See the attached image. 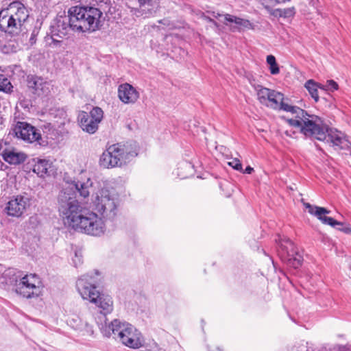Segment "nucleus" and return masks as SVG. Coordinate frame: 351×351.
<instances>
[{"label": "nucleus", "mask_w": 351, "mask_h": 351, "mask_svg": "<svg viewBox=\"0 0 351 351\" xmlns=\"http://www.w3.org/2000/svg\"><path fill=\"white\" fill-rule=\"evenodd\" d=\"M58 202L60 216L66 224L77 232L94 237H100L106 231L102 219L113 221L119 211L118 195L107 189L99 190L93 199V206L96 213L84 207L71 189L60 191Z\"/></svg>", "instance_id": "f257e3e1"}, {"label": "nucleus", "mask_w": 351, "mask_h": 351, "mask_svg": "<svg viewBox=\"0 0 351 351\" xmlns=\"http://www.w3.org/2000/svg\"><path fill=\"white\" fill-rule=\"evenodd\" d=\"M96 280L88 274L81 276L76 282V287L79 293L84 300H88L96 304L101 309L97 317H95L97 324H108L106 315L113 311V301L112 298L96 290Z\"/></svg>", "instance_id": "f03ea898"}, {"label": "nucleus", "mask_w": 351, "mask_h": 351, "mask_svg": "<svg viewBox=\"0 0 351 351\" xmlns=\"http://www.w3.org/2000/svg\"><path fill=\"white\" fill-rule=\"evenodd\" d=\"M98 326L104 336L113 338L121 341L123 345L133 349L144 346V339L141 332L132 324L114 319L108 324L98 322Z\"/></svg>", "instance_id": "7ed1b4c3"}, {"label": "nucleus", "mask_w": 351, "mask_h": 351, "mask_svg": "<svg viewBox=\"0 0 351 351\" xmlns=\"http://www.w3.org/2000/svg\"><path fill=\"white\" fill-rule=\"evenodd\" d=\"M302 134L306 138L315 139L329 143L336 149H343L346 145L343 134L337 130L330 128L317 115L313 116Z\"/></svg>", "instance_id": "20e7f679"}, {"label": "nucleus", "mask_w": 351, "mask_h": 351, "mask_svg": "<svg viewBox=\"0 0 351 351\" xmlns=\"http://www.w3.org/2000/svg\"><path fill=\"white\" fill-rule=\"evenodd\" d=\"M68 14L71 16L73 32H93L101 26L102 12L92 6H73Z\"/></svg>", "instance_id": "39448f33"}, {"label": "nucleus", "mask_w": 351, "mask_h": 351, "mask_svg": "<svg viewBox=\"0 0 351 351\" xmlns=\"http://www.w3.org/2000/svg\"><path fill=\"white\" fill-rule=\"evenodd\" d=\"M137 156L136 150L132 148V144L117 143L109 146L102 154L99 164L104 168H113L125 165L130 160Z\"/></svg>", "instance_id": "423d86ee"}, {"label": "nucleus", "mask_w": 351, "mask_h": 351, "mask_svg": "<svg viewBox=\"0 0 351 351\" xmlns=\"http://www.w3.org/2000/svg\"><path fill=\"white\" fill-rule=\"evenodd\" d=\"M2 277L10 278L8 281H5L6 284L12 285L15 282L16 292L25 298L38 297L42 292L41 282L36 274L25 275L18 282L15 270L9 268L3 272Z\"/></svg>", "instance_id": "0eeeda50"}, {"label": "nucleus", "mask_w": 351, "mask_h": 351, "mask_svg": "<svg viewBox=\"0 0 351 351\" xmlns=\"http://www.w3.org/2000/svg\"><path fill=\"white\" fill-rule=\"evenodd\" d=\"M104 118V111L99 107H93L87 112L81 111L77 116V121L82 130L88 134H95L99 128V124Z\"/></svg>", "instance_id": "6e6552de"}, {"label": "nucleus", "mask_w": 351, "mask_h": 351, "mask_svg": "<svg viewBox=\"0 0 351 351\" xmlns=\"http://www.w3.org/2000/svg\"><path fill=\"white\" fill-rule=\"evenodd\" d=\"M71 31H73L71 14L57 16L50 26V34L53 43H60L61 41L57 38H62L69 35Z\"/></svg>", "instance_id": "1a4fd4ad"}, {"label": "nucleus", "mask_w": 351, "mask_h": 351, "mask_svg": "<svg viewBox=\"0 0 351 351\" xmlns=\"http://www.w3.org/2000/svg\"><path fill=\"white\" fill-rule=\"evenodd\" d=\"M13 132L16 137L25 142H37L40 145H44L45 142L38 130L27 122L17 121L13 128Z\"/></svg>", "instance_id": "9d476101"}, {"label": "nucleus", "mask_w": 351, "mask_h": 351, "mask_svg": "<svg viewBox=\"0 0 351 351\" xmlns=\"http://www.w3.org/2000/svg\"><path fill=\"white\" fill-rule=\"evenodd\" d=\"M291 117L284 118L285 121L291 127L296 128L302 134L307 128L311 117L315 114H309L307 111L294 106L289 112Z\"/></svg>", "instance_id": "9b49d317"}, {"label": "nucleus", "mask_w": 351, "mask_h": 351, "mask_svg": "<svg viewBox=\"0 0 351 351\" xmlns=\"http://www.w3.org/2000/svg\"><path fill=\"white\" fill-rule=\"evenodd\" d=\"M26 82L28 88L38 96L47 95L50 92V83L41 77L28 75Z\"/></svg>", "instance_id": "f8f14e48"}, {"label": "nucleus", "mask_w": 351, "mask_h": 351, "mask_svg": "<svg viewBox=\"0 0 351 351\" xmlns=\"http://www.w3.org/2000/svg\"><path fill=\"white\" fill-rule=\"evenodd\" d=\"M21 25L4 9L0 11V29L12 36L18 35L21 30Z\"/></svg>", "instance_id": "ddd939ff"}, {"label": "nucleus", "mask_w": 351, "mask_h": 351, "mask_svg": "<svg viewBox=\"0 0 351 351\" xmlns=\"http://www.w3.org/2000/svg\"><path fill=\"white\" fill-rule=\"evenodd\" d=\"M29 199L22 195H17L11 199L5 208L6 213L12 217H21L26 209Z\"/></svg>", "instance_id": "4468645a"}, {"label": "nucleus", "mask_w": 351, "mask_h": 351, "mask_svg": "<svg viewBox=\"0 0 351 351\" xmlns=\"http://www.w3.org/2000/svg\"><path fill=\"white\" fill-rule=\"evenodd\" d=\"M287 100L288 99H285L283 94L271 90L269 93V97H267V104H264L275 110L289 112L294 106L287 103Z\"/></svg>", "instance_id": "2eb2a0df"}, {"label": "nucleus", "mask_w": 351, "mask_h": 351, "mask_svg": "<svg viewBox=\"0 0 351 351\" xmlns=\"http://www.w3.org/2000/svg\"><path fill=\"white\" fill-rule=\"evenodd\" d=\"M287 100L288 99H285L283 94L271 90L269 93V97H267V104H264L275 110L289 112L294 106L287 103Z\"/></svg>", "instance_id": "dca6fc26"}, {"label": "nucleus", "mask_w": 351, "mask_h": 351, "mask_svg": "<svg viewBox=\"0 0 351 351\" xmlns=\"http://www.w3.org/2000/svg\"><path fill=\"white\" fill-rule=\"evenodd\" d=\"M139 93L128 83L122 84L118 88V97L125 104H133L139 98Z\"/></svg>", "instance_id": "f3484780"}, {"label": "nucleus", "mask_w": 351, "mask_h": 351, "mask_svg": "<svg viewBox=\"0 0 351 351\" xmlns=\"http://www.w3.org/2000/svg\"><path fill=\"white\" fill-rule=\"evenodd\" d=\"M4 10L8 11V13L13 16L14 19H16L21 26L29 16L25 6L19 1H14L10 3L8 7Z\"/></svg>", "instance_id": "a211bd4d"}, {"label": "nucleus", "mask_w": 351, "mask_h": 351, "mask_svg": "<svg viewBox=\"0 0 351 351\" xmlns=\"http://www.w3.org/2000/svg\"><path fill=\"white\" fill-rule=\"evenodd\" d=\"M138 1L140 7L139 12L141 13V15H144L145 17H149L155 14L159 8V2L158 0Z\"/></svg>", "instance_id": "6ab92c4d"}, {"label": "nucleus", "mask_w": 351, "mask_h": 351, "mask_svg": "<svg viewBox=\"0 0 351 351\" xmlns=\"http://www.w3.org/2000/svg\"><path fill=\"white\" fill-rule=\"evenodd\" d=\"M3 160L11 165H19L26 159V155L14 149H5L1 154Z\"/></svg>", "instance_id": "aec40b11"}, {"label": "nucleus", "mask_w": 351, "mask_h": 351, "mask_svg": "<svg viewBox=\"0 0 351 351\" xmlns=\"http://www.w3.org/2000/svg\"><path fill=\"white\" fill-rule=\"evenodd\" d=\"M279 252L288 256H293L296 254L294 243L288 238L279 239Z\"/></svg>", "instance_id": "412c9836"}, {"label": "nucleus", "mask_w": 351, "mask_h": 351, "mask_svg": "<svg viewBox=\"0 0 351 351\" xmlns=\"http://www.w3.org/2000/svg\"><path fill=\"white\" fill-rule=\"evenodd\" d=\"M51 163L45 159H38L34 165L33 171L37 173L40 177H43L48 173V169L51 167Z\"/></svg>", "instance_id": "4be33fe9"}, {"label": "nucleus", "mask_w": 351, "mask_h": 351, "mask_svg": "<svg viewBox=\"0 0 351 351\" xmlns=\"http://www.w3.org/2000/svg\"><path fill=\"white\" fill-rule=\"evenodd\" d=\"M92 182L88 179L86 182L77 181L74 183L73 186L76 191L80 193V195L84 198L88 197L90 195L89 189L92 186Z\"/></svg>", "instance_id": "5701e85b"}, {"label": "nucleus", "mask_w": 351, "mask_h": 351, "mask_svg": "<svg viewBox=\"0 0 351 351\" xmlns=\"http://www.w3.org/2000/svg\"><path fill=\"white\" fill-rule=\"evenodd\" d=\"M304 86L308 91L311 97L315 102H317L319 101L318 88L322 90V84L316 83L313 80H309L305 83Z\"/></svg>", "instance_id": "b1692460"}, {"label": "nucleus", "mask_w": 351, "mask_h": 351, "mask_svg": "<svg viewBox=\"0 0 351 351\" xmlns=\"http://www.w3.org/2000/svg\"><path fill=\"white\" fill-rule=\"evenodd\" d=\"M304 206L308 209V213L316 216L319 220V217L323 218L324 217V215L330 213V210L324 207L313 206L309 203H304Z\"/></svg>", "instance_id": "393cba45"}, {"label": "nucleus", "mask_w": 351, "mask_h": 351, "mask_svg": "<svg viewBox=\"0 0 351 351\" xmlns=\"http://www.w3.org/2000/svg\"><path fill=\"white\" fill-rule=\"evenodd\" d=\"M256 90L259 101L263 104H267V97H269V93L271 90L263 87L262 86H258Z\"/></svg>", "instance_id": "a878e982"}, {"label": "nucleus", "mask_w": 351, "mask_h": 351, "mask_svg": "<svg viewBox=\"0 0 351 351\" xmlns=\"http://www.w3.org/2000/svg\"><path fill=\"white\" fill-rule=\"evenodd\" d=\"M267 63L269 65V71L272 75L279 73L280 69L276 62V58L273 55L267 56Z\"/></svg>", "instance_id": "bb28decb"}, {"label": "nucleus", "mask_w": 351, "mask_h": 351, "mask_svg": "<svg viewBox=\"0 0 351 351\" xmlns=\"http://www.w3.org/2000/svg\"><path fill=\"white\" fill-rule=\"evenodd\" d=\"M12 85L10 81L3 75H0V91L10 93L12 90Z\"/></svg>", "instance_id": "cd10ccee"}, {"label": "nucleus", "mask_w": 351, "mask_h": 351, "mask_svg": "<svg viewBox=\"0 0 351 351\" xmlns=\"http://www.w3.org/2000/svg\"><path fill=\"white\" fill-rule=\"evenodd\" d=\"M287 259L289 265L294 268H298L300 266H301L303 261L302 256L298 254L297 252L293 256H288Z\"/></svg>", "instance_id": "c85d7f7f"}, {"label": "nucleus", "mask_w": 351, "mask_h": 351, "mask_svg": "<svg viewBox=\"0 0 351 351\" xmlns=\"http://www.w3.org/2000/svg\"><path fill=\"white\" fill-rule=\"evenodd\" d=\"M225 20L228 22L234 23L237 25L243 26H246V24L249 23V21L247 20H244L243 19L228 14L225 15Z\"/></svg>", "instance_id": "c756f323"}, {"label": "nucleus", "mask_w": 351, "mask_h": 351, "mask_svg": "<svg viewBox=\"0 0 351 351\" xmlns=\"http://www.w3.org/2000/svg\"><path fill=\"white\" fill-rule=\"evenodd\" d=\"M319 220L324 223L330 225L332 227H335V226H343V223L337 221L330 217H324L323 218L319 217Z\"/></svg>", "instance_id": "7c9ffc66"}, {"label": "nucleus", "mask_w": 351, "mask_h": 351, "mask_svg": "<svg viewBox=\"0 0 351 351\" xmlns=\"http://www.w3.org/2000/svg\"><path fill=\"white\" fill-rule=\"evenodd\" d=\"M322 90L334 91L338 89L339 86L336 82L332 80H328L325 85H322Z\"/></svg>", "instance_id": "2f4dec72"}, {"label": "nucleus", "mask_w": 351, "mask_h": 351, "mask_svg": "<svg viewBox=\"0 0 351 351\" xmlns=\"http://www.w3.org/2000/svg\"><path fill=\"white\" fill-rule=\"evenodd\" d=\"M143 347H145L149 351H165V350L159 348L158 343L154 340L149 341L148 343H145L144 341V346Z\"/></svg>", "instance_id": "473e14b6"}, {"label": "nucleus", "mask_w": 351, "mask_h": 351, "mask_svg": "<svg viewBox=\"0 0 351 351\" xmlns=\"http://www.w3.org/2000/svg\"><path fill=\"white\" fill-rule=\"evenodd\" d=\"M228 164L235 170L243 171L242 164L237 158H233L231 161L228 162Z\"/></svg>", "instance_id": "72a5a7b5"}, {"label": "nucleus", "mask_w": 351, "mask_h": 351, "mask_svg": "<svg viewBox=\"0 0 351 351\" xmlns=\"http://www.w3.org/2000/svg\"><path fill=\"white\" fill-rule=\"evenodd\" d=\"M73 263L75 267H78L82 263V255L80 252H75V256L73 258Z\"/></svg>", "instance_id": "f704fd0d"}, {"label": "nucleus", "mask_w": 351, "mask_h": 351, "mask_svg": "<svg viewBox=\"0 0 351 351\" xmlns=\"http://www.w3.org/2000/svg\"><path fill=\"white\" fill-rule=\"evenodd\" d=\"M306 346L303 343L300 344L299 346H295L292 348L291 351H306Z\"/></svg>", "instance_id": "c9c22d12"}, {"label": "nucleus", "mask_w": 351, "mask_h": 351, "mask_svg": "<svg viewBox=\"0 0 351 351\" xmlns=\"http://www.w3.org/2000/svg\"><path fill=\"white\" fill-rule=\"evenodd\" d=\"M293 10L294 8H291V9H287V10H284V13L283 14H280V16H291L292 14H293Z\"/></svg>", "instance_id": "e433bc0d"}, {"label": "nucleus", "mask_w": 351, "mask_h": 351, "mask_svg": "<svg viewBox=\"0 0 351 351\" xmlns=\"http://www.w3.org/2000/svg\"><path fill=\"white\" fill-rule=\"evenodd\" d=\"M254 171V169L252 167H251L250 166H247L245 170L243 169V173H247V174H250L253 172Z\"/></svg>", "instance_id": "4c0bfd02"}, {"label": "nucleus", "mask_w": 351, "mask_h": 351, "mask_svg": "<svg viewBox=\"0 0 351 351\" xmlns=\"http://www.w3.org/2000/svg\"><path fill=\"white\" fill-rule=\"evenodd\" d=\"M339 230L346 232V233H351V228L346 227V228H338Z\"/></svg>", "instance_id": "58836bf2"}, {"label": "nucleus", "mask_w": 351, "mask_h": 351, "mask_svg": "<svg viewBox=\"0 0 351 351\" xmlns=\"http://www.w3.org/2000/svg\"><path fill=\"white\" fill-rule=\"evenodd\" d=\"M285 134L286 136L293 138V136L295 135V132H293V131H288V130H287V131L285 132Z\"/></svg>", "instance_id": "ea45409f"}, {"label": "nucleus", "mask_w": 351, "mask_h": 351, "mask_svg": "<svg viewBox=\"0 0 351 351\" xmlns=\"http://www.w3.org/2000/svg\"><path fill=\"white\" fill-rule=\"evenodd\" d=\"M44 128H45V130H48L49 131H50L51 130H52L53 128V127L51 123H47L44 125Z\"/></svg>", "instance_id": "a19ab883"}, {"label": "nucleus", "mask_w": 351, "mask_h": 351, "mask_svg": "<svg viewBox=\"0 0 351 351\" xmlns=\"http://www.w3.org/2000/svg\"><path fill=\"white\" fill-rule=\"evenodd\" d=\"M339 351H351V348L349 347L343 346L339 348Z\"/></svg>", "instance_id": "79ce46f5"}, {"label": "nucleus", "mask_w": 351, "mask_h": 351, "mask_svg": "<svg viewBox=\"0 0 351 351\" xmlns=\"http://www.w3.org/2000/svg\"><path fill=\"white\" fill-rule=\"evenodd\" d=\"M206 19L208 20V21H210L212 23H213L214 25H215L216 27H218V24H217V23L215 21H214L213 19H210L209 17H206Z\"/></svg>", "instance_id": "37998d69"}, {"label": "nucleus", "mask_w": 351, "mask_h": 351, "mask_svg": "<svg viewBox=\"0 0 351 351\" xmlns=\"http://www.w3.org/2000/svg\"><path fill=\"white\" fill-rule=\"evenodd\" d=\"M182 166H184L185 168H191L192 167L191 165L188 162H185V163L182 164Z\"/></svg>", "instance_id": "c03bdc74"}, {"label": "nucleus", "mask_w": 351, "mask_h": 351, "mask_svg": "<svg viewBox=\"0 0 351 351\" xmlns=\"http://www.w3.org/2000/svg\"><path fill=\"white\" fill-rule=\"evenodd\" d=\"M72 326H73V328H75V329H76V330H79V329H80V327H78L77 326H76L75 327L73 325H72Z\"/></svg>", "instance_id": "a18cd8bd"}, {"label": "nucleus", "mask_w": 351, "mask_h": 351, "mask_svg": "<svg viewBox=\"0 0 351 351\" xmlns=\"http://www.w3.org/2000/svg\"><path fill=\"white\" fill-rule=\"evenodd\" d=\"M158 22H159L160 23H163L164 25H165V24H166L165 23L162 22V20L159 21Z\"/></svg>", "instance_id": "49530a36"}, {"label": "nucleus", "mask_w": 351, "mask_h": 351, "mask_svg": "<svg viewBox=\"0 0 351 351\" xmlns=\"http://www.w3.org/2000/svg\"><path fill=\"white\" fill-rule=\"evenodd\" d=\"M72 321L75 322V319H72V320H70V321H69V322H70V324H71V325H72V324H71V322H72Z\"/></svg>", "instance_id": "de8ad7c7"}, {"label": "nucleus", "mask_w": 351, "mask_h": 351, "mask_svg": "<svg viewBox=\"0 0 351 351\" xmlns=\"http://www.w3.org/2000/svg\"><path fill=\"white\" fill-rule=\"evenodd\" d=\"M95 274H96L97 275H98V274H99L98 271H95Z\"/></svg>", "instance_id": "09e8293b"}]
</instances>
